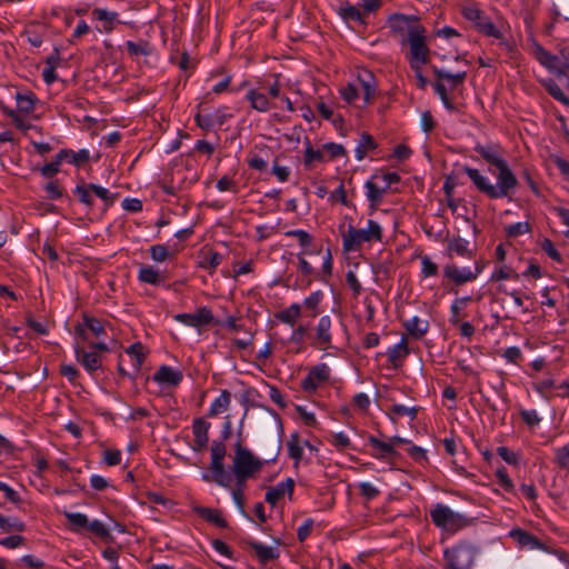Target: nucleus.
Wrapping results in <instances>:
<instances>
[{"label": "nucleus", "mask_w": 569, "mask_h": 569, "mask_svg": "<svg viewBox=\"0 0 569 569\" xmlns=\"http://www.w3.org/2000/svg\"><path fill=\"white\" fill-rule=\"evenodd\" d=\"M485 263L482 261L475 262V269L462 268L459 269L455 263H448L443 267V277L451 281L455 286H462L467 282L473 281L482 272Z\"/></svg>", "instance_id": "1a4fd4ad"}, {"label": "nucleus", "mask_w": 569, "mask_h": 569, "mask_svg": "<svg viewBox=\"0 0 569 569\" xmlns=\"http://www.w3.org/2000/svg\"><path fill=\"white\" fill-rule=\"evenodd\" d=\"M377 148V143L371 134L363 132L360 137L359 143L356 148V158L361 161L367 153Z\"/></svg>", "instance_id": "72a5a7b5"}, {"label": "nucleus", "mask_w": 569, "mask_h": 569, "mask_svg": "<svg viewBox=\"0 0 569 569\" xmlns=\"http://www.w3.org/2000/svg\"><path fill=\"white\" fill-rule=\"evenodd\" d=\"M64 517L67 518L68 522L71 525L73 531H81L83 529H87L89 525V520L86 515L80 512H68L64 511Z\"/></svg>", "instance_id": "58836bf2"}, {"label": "nucleus", "mask_w": 569, "mask_h": 569, "mask_svg": "<svg viewBox=\"0 0 569 569\" xmlns=\"http://www.w3.org/2000/svg\"><path fill=\"white\" fill-rule=\"evenodd\" d=\"M448 569H471L475 562V550L468 543H459L443 551Z\"/></svg>", "instance_id": "6e6552de"}, {"label": "nucleus", "mask_w": 569, "mask_h": 569, "mask_svg": "<svg viewBox=\"0 0 569 569\" xmlns=\"http://www.w3.org/2000/svg\"><path fill=\"white\" fill-rule=\"evenodd\" d=\"M363 96V106H368L377 91V83L373 73L369 70H362L357 77Z\"/></svg>", "instance_id": "412c9836"}, {"label": "nucleus", "mask_w": 569, "mask_h": 569, "mask_svg": "<svg viewBox=\"0 0 569 569\" xmlns=\"http://www.w3.org/2000/svg\"><path fill=\"white\" fill-rule=\"evenodd\" d=\"M126 47L131 56H148L150 53L149 43L147 41H127Z\"/></svg>", "instance_id": "8fccbe9b"}, {"label": "nucleus", "mask_w": 569, "mask_h": 569, "mask_svg": "<svg viewBox=\"0 0 569 569\" xmlns=\"http://www.w3.org/2000/svg\"><path fill=\"white\" fill-rule=\"evenodd\" d=\"M530 231H531V228L528 222H517V223L510 224L506 228L507 236L511 237V238L528 233Z\"/></svg>", "instance_id": "680f3d73"}, {"label": "nucleus", "mask_w": 569, "mask_h": 569, "mask_svg": "<svg viewBox=\"0 0 569 569\" xmlns=\"http://www.w3.org/2000/svg\"><path fill=\"white\" fill-rule=\"evenodd\" d=\"M535 57L536 59L547 69L558 74L560 58L551 54L543 47L535 44Z\"/></svg>", "instance_id": "a878e982"}, {"label": "nucleus", "mask_w": 569, "mask_h": 569, "mask_svg": "<svg viewBox=\"0 0 569 569\" xmlns=\"http://www.w3.org/2000/svg\"><path fill=\"white\" fill-rule=\"evenodd\" d=\"M330 378V368L327 363H318L311 367L306 378L301 381V388L306 392H315L320 383L328 381Z\"/></svg>", "instance_id": "f8f14e48"}, {"label": "nucleus", "mask_w": 569, "mask_h": 569, "mask_svg": "<svg viewBox=\"0 0 569 569\" xmlns=\"http://www.w3.org/2000/svg\"><path fill=\"white\" fill-rule=\"evenodd\" d=\"M246 99L250 102L251 108L259 112H267L271 108L267 96L257 89H250L246 94Z\"/></svg>", "instance_id": "c756f323"}, {"label": "nucleus", "mask_w": 569, "mask_h": 569, "mask_svg": "<svg viewBox=\"0 0 569 569\" xmlns=\"http://www.w3.org/2000/svg\"><path fill=\"white\" fill-rule=\"evenodd\" d=\"M149 251L152 260L157 262H163L169 257L168 248L164 244H153L150 247Z\"/></svg>", "instance_id": "0e129e2a"}, {"label": "nucleus", "mask_w": 569, "mask_h": 569, "mask_svg": "<svg viewBox=\"0 0 569 569\" xmlns=\"http://www.w3.org/2000/svg\"><path fill=\"white\" fill-rule=\"evenodd\" d=\"M222 254L217 251L209 250L203 254L202 260L200 261V267L212 272L222 262Z\"/></svg>", "instance_id": "a19ab883"}, {"label": "nucleus", "mask_w": 569, "mask_h": 569, "mask_svg": "<svg viewBox=\"0 0 569 569\" xmlns=\"http://www.w3.org/2000/svg\"><path fill=\"white\" fill-rule=\"evenodd\" d=\"M153 380L159 383H167L170 386H178L182 380V373L172 369L169 366H160L153 375Z\"/></svg>", "instance_id": "393cba45"}, {"label": "nucleus", "mask_w": 569, "mask_h": 569, "mask_svg": "<svg viewBox=\"0 0 569 569\" xmlns=\"http://www.w3.org/2000/svg\"><path fill=\"white\" fill-rule=\"evenodd\" d=\"M263 466V461L254 457L253 453L242 446L239 437L234 445V457L232 460V472L236 478L237 486H244L246 481L259 472Z\"/></svg>", "instance_id": "f257e3e1"}, {"label": "nucleus", "mask_w": 569, "mask_h": 569, "mask_svg": "<svg viewBox=\"0 0 569 569\" xmlns=\"http://www.w3.org/2000/svg\"><path fill=\"white\" fill-rule=\"evenodd\" d=\"M66 152H59L54 160L50 163H46L43 167H41L40 172L44 178H52L59 172V167L61 162L63 161V156Z\"/></svg>", "instance_id": "c03bdc74"}, {"label": "nucleus", "mask_w": 569, "mask_h": 569, "mask_svg": "<svg viewBox=\"0 0 569 569\" xmlns=\"http://www.w3.org/2000/svg\"><path fill=\"white\" fill-rule=\"evenodd\" d=\"M430 518L436 527L448 532H457L471 523V520L467 516L455 512L442 503L435 506L430 511Z\"/></svg>", "instance_id": "20e7f679"}, {"label": "nucleus", "mask_w": 569, "mask_h": 569, "mask_svg": "<svg viewBox=\"0 0 569 569\" xmlns=\"http://www.w3.org/2000/svg\"><path fill=\"white\" fill-rule=\"evenodd\" d=\"M496 477L498 478L499 485L503 490H506L507 492H511L513 490L515 486L512 483V480L509 478L505 467L497 469Z\"/></svg>", "instance_id": "69168bd1"}, {"label": "nucleus", "mask_w": 569, "mask_h": 569, "mask_svg": "<svg viewBox=\"0 0 569 569\" xmlns=\"http://www.w3.org/2000/svg\"><path fill=\"white\" fill-rule=\"evenodd\" d=\"M89 184H79L74 189V193L79 197L80 202L88 207L93 206V198L90 193Z\"/></svg>", "instance_id": "bf43d9fd"}, {"label": "nucleus", "mask_w": 569, "mask_h": 569, "mask_svg": "<svg viewBox=\"0 0 569 569\" xmlns=\"http://www.w3.org/2000/svg\"><path fill=\"white\" fill-rule=\"evenodd\" d=\"M558 57L560 58L558 76H563L569 71V48H562Z\"/></svg>", "instance_id": "774afa93"}, {"label": "nucleus", "mask_w": 569, "mask_h": 569, "mask_svg": "<svg viewBox=\"0 0 569 569\" xmlns=\"http://www.w3.org/2000/svg\"><path fill=\"white\" fill-rule=\"evenodd\" d=\"M210 471L212 476L203 475L202 479L206 481L212 480L217 485L230 488L232 482L231 473L226 469L224 463H210Z\"/></svg>", "instance_id": "5701e85b"}, {"label": "nucleus", "mask_w": 569, "mask_h": 569, "mask_svg": "<svg viewBox=\"0 0 569 569\" xmlns=\"http://www.w3.org/2000/svg\"><path fill=\"white\" fill-rule=\"evenodd\" d=\"M74 356L89 375H93L102 367V357L96 351L86 350L83 347L76 345Z\"/></svg>", "instance_id": "4468645a"}, {"label": "nucleus", "mask_w": 569, "mask_h": 569, "mask_svg": "<svg viewBox=\"0 0 569 569\" xmlns=\"http://www.w3.org/2000/svg\"><path fill=\"white\" fill-rule=\"evenodd\" d=\"M226 446L223 441H213L211 445V462L210 463H224Z\"/></svg>", "instance_id": "3c124183"}, {"label": "nucleus", "mask_w": 569, "mask_h": 569, "mask_svg": "<svg viewBox=\"0 0 569 569\" xmlns=\"http://www.w3.org/2000/svg\"><path fill=\"white\" fill-rule=\"evenodd\" d=\"M447 256L453 258L455 256L471 259L476 254V248H471L468 240L460 236L447 237Z\"/></svg>", "instance_id": "2eb2a0df"}, {"label": "nucleus", "mask_w": 569, "mask_h": 569, "mask_svg": "<svg viewBox=\"0 0 569 569\" xmlns=\"http://www.w3.org/2000/svg\"><path fill=\"white\" fill-rule=\"evenodd\" d=\"M555 462L560 469L569 471V447L562 446L555 451Z\"/></svg>", "instance_id": "603ef678"}, {"label": "nucleus", "mask_w": 569, "mask_h": 569, "mask_svg": "<svg viewBox=\"0 0 569 569\" xmlns=\"http://www.w3.org/2000/svg\"><path fill=\"white\" fill-rule=\"evenodd\" d=\"M231 401V395L228 390H222L220 396L213 400L209 409V416L213 417L226 411Z\"/></svg>", "instance_id": "c9c22d12"}, {"label": "nucleus", "mask_w": 569, "mask_h": 569, "mask_svg": "<svg viewBox=\"0 0 569 569\" xmlns=\"http://www.w3.org/2000/svg\"><path fill=\"white\" fill-rule=\"evenodd\" d=\"M295 489V480L292 478H287L284 481L277 483L274 487H271L266 492V501L272 507L278 503V501L288 493L289 498H292Z\"/></svg>", "instance_id": "a211bd4d"}, {"label": "nucleus", "mask_w": 569, "mask_h": 569, "mask_svg": "<svg viewBox=\"0 0 569 569\" xmlns=\"http://www.w3.org/2000/svg\"><path fill=\"white\" fill-rule=\"evenodd\" d=\"M313 161H325V153L321 150L313 149L311 143L308 142L307 148L305 150L303 163L306 167H310Z\"/></svg>", "instance_id": "de8ad7c7"}, {"label": "nucleus", "mask_w": 569, "mask_h": 569, "mask_svg": "<svg viewBox=\"0 0 569 569\" xmlns=\"http://www.w3.org/2000/svg\"><path fill=\"white\" fill-rule=\"evenodd\" d=\"M460 12L479 32L496 39L501 38V32L496 28L490 18L475 3L465 4Z\"/></svg>", "instance_id": "0eeeda50"}, {"label": "nucleus", "mask_w": 569, "mask_h": 569, "mask_svg": "<svg viewBox=\"0 0 569 569\" xmlns=\"http://www.w3.org/2000/svg\"><path fill=\"white\" fill-rule=\"evenodd\" d=\"M173 318L178 322L194 328L209 325L214 320L212 311L208 307L197 309L196 313H177Z\"/></svg>", "instance_id": "ddd939ff"}, {"label": "nucleus", "mask_w": 569, "mask_h": 569, "mask_svg": "<svg viewBox=\"0 0 569 569\" xmlns=\"http://www.w3.org/2000/svg\"><path fill=\"white\" fill-rule=\"evenodd\" d=\"M202 104H203V102H200L198 104L199 111L194 116V121L199 128L208 131V130L212 129L214 126H217L216 124L217 120L213 114H202L200 112Z\"/></svg>", "instance_id": "a18cd8bd"}, {"label": "nucleus", "mask_w": 569, "mask_h": 569, "mask_svg": "<svg viewBox=\"0 0 569 569\" xmlns=\"http://www.w3.org/2000/svg\"><path fill=\"white\" fill-rule=\"evenodd\" d=\"M473 150L489 164L496 167L499 171L498 174H501V179L505 181L508 178H512L513 180H518L515 173L511 171L508 162L502 157L501 148L498 144L488 143L480 144L477 143Z\"/></svg>", "instance_id": "423d86ee"}, {"label": "nucleus", "mask_w": 569, "mask_h": 569, "mask_svg": "<svg viewBox=\"0 0 569 569\" xmlns=\"http://www.w3.org/2000/svg\"><path fill=\"white\" fill-rule=\"evenodd\" d=\"M408 456L417 463L425 465L428 462L426 450L416 445H411L408 448Z\"/></svg>", "instance_id": "052dcab7"}, {"label": "nucleus", "mask_w": 569, "mask_h": 569, "mask_svg": "<svg viewBox=\"0 0 569 569\" xmlns=\"http://www.w3.org/2000/svg\"><path fill=\"white\" fill-rule=\"evenodd\" d=\"M368 443L372 448L370 455L378 460L392 461L399 456V452L392 448V443L381 441L372 435L368 437Z\"/></svg>", "instance_id": "dca6fc26"}, {"label": "nucleus", "mask_w": 569, "mask_h": 569, "mask_svg": "<svg viewBox=\"0 0 569 569\" xmlns=\"http://www.w3.org/2000/svg\"><path fill=\"white\" fill-rule=\"evenodd\" d=\"M86 329L90 330L96 337H100L106 333L103 323L99 319L88 316L87 313L82 316V323L74 328L76 336L80 337L84 341L88 340Z\"/></svg>", "instance_id": "f3484780"}, {"label": "nucleus", "mask_w": 569, "mask_h": 569, "mask_svg": "<svg viewBox=\"0 0 569 569\" xmlns=\"http://www.w3.org/2000/svg\"><path fill=\"white\" fill-rule=\"evenodd\" d=\"M138 279L140 282L160 286L164 283L166 277L161 274L157 269L151 266L142 264L138 272Z\"/></svg>", "instance_id": "c85d7f7f"}, {"label": "nucleus", "mask_w": 569, "mask_h": 569, "mask_svg": "<svg viewBox=\"0 0 569 569\" xmlns=\"http://www.w3.org/2000/svg\"><path fill=\"white\" fill-rule=\"evenodd\" d=\"M300 316H301V306L299 303H292L288 308L277 312L274 317H276V319H278L279 321H281L286 325L295 326V323L300 318Z\"/></svg>", "instance_id": "2f4dec72"}, {"label": "nucleus", "mask_w": 569, "mask_h": 569, "mask_svg": "<svg viewBox=\"0 0 569 569\" xmlns=\"http://www.w3.org/2000/svg\"><path fill=\"white\" fill-rule=\"evenodd\" d=\"M288 455L291 459L295 460V466L297 467L302 459L303 449L300 442V436L297 432L290 435V438L287 442Z\"/></svg>", "instance_id": "f704fd0d"}, {"label": "nucleus", "mask_w": 569, "mask_h": 569, "mask_svg": "<svg viewBox=\"0 0 569 569\" xmlns=\"http://www.w3.org/2000/svg\"><path fill=\"white\" fill-rule=\"evenodd\" d=\"M0 528L4 532L18 531L22 532L26 529V525L14 517H4L0 515Z\"/></svg>", "instance_id": "79ce46f5"}, {"label": "nucleus", "mask_w": 569, "mask_h": 569, "mask_svg": "<svg viewBox=\"0 0 569 569\" xmlns=\"http://www.w3.org/2000/svg\"><path fill=\"white\" fill-rule=\"evenodd\" d=\"M37 97L33 92L21 93L17 92L16 101H17V112H22L26 114L31 113L34 110V104L37 102Z\"/></svg>", "instance_id": "473e14b6"}, {"label": "nucleus", "mask_w": 569, "mask_h": 569, "mask_svg": "<svg viewBox=\"0 0 569 569\" xmlns=\"http://www.w3.org/2000/svg\"><path fill=\"white\" fill-rule=\"evenodd\" d=\"M383 233L380 224L375 220H368L367 229H357L349 226L347 232L342 236L343 250L357 251L361 248L363 242H380Z\"/></svg>", "instance_id": "7ed1b4c3"}, {"label": "nucleus", "mask_w": 569, "mask_h": 569, "mask_svg": "<svg viewBox=\"0 0 569 569\" xmlns=\"http://www.w3.org/2000/svg\"><path fill=\"white\" fill-rule=\"evenodd\" d=\"M322 298H323V293L320 290H318V291L312 292L310 296H308L303 300V306L307 309L312 311L311 316L315 317L318 313V307H319Z\"/></svg>", "instance_id": "5fc2aeb1"}, {"label": "nucleus", "mask_w": 569, "mask_h": 569, "mask_svg": "<svg viewBox=\"0 0 569 569\" xmlns=\"http://www.w3.org/2000/svg\"><path fill=\"white\" fill-rule=\"evenodd\" d=\"M509 536L520 546L528 547L529 549L547 550L543 542H541L536 536L529 533L521 528H513Z\"/></svg>", "instance_id": "4be33fe9"}, {"label": "nucleus", "mask_w": 569, "mask_h": 569, "mask_svg": "<svg viewBox=\"0 0 569 569\" xmlns=\"http://www.w3.org/2000/svg\"><path fill=\"white\" fill-rule=\"evenodd\" d=\"M438 274V266L429 256L421 257V276L423 278L435 277Z\"/></svg>", "instance_id": "6e6d98bb"}, {"label": "nucleus", "mask_w": 569, "mask_h": 569, "mask_svg": "<svg viewBox=\"0 0 569 569\" xmlns=\"http://www.w3.org/2000/svg\"><path fill=\"white\" fill-rule=\"evenodd\" d=\"M92 14L100 21H104V30L110 32L112 30L113 22L118 19V13L113 11H108L106 9L96 8L92 11Z\"/></svg>", "instance_id": "37998d69"}, {"label": "nucleus", "mask_w": 569, "mask_h": 569, "mask_svg": "<svg viewBox=\"0 0 569 569\" xmlns=\"http://www.w3.org/2000/svg\"><path fill=\"white\" fill-rule=\"evenodd\" d=\"M44 190L47 192V197L51 200L59 199L63 196V190L58 180L49 181L44 186Z\"/></svg>", "instance_id": "338daca9"}, {"label": "nucleus", "mask_w": 569, "mask_h": 569, "mask_svg": "<svg viewBox=\"0 0 569 569\" xmlns=\"http://www.w3.org/2000/svg\"><path fill=\"white\" fill-rule=\"evenodd\" d=\"M340 16L345 20H353V21H359L361 23H365V21L362 19V14L359 11V9L349 3L346 7L340 9Z\"/></svg>", "instance_id": "13d9d810"}, {"label": "nucleus", "mask_w": 569, "mask_h": 569, "mask_svg": "<svg viewBox=\"0 0 569 569\" xmlns=\"http://www.w3.org/2000/svg\"><path fill=\"white\" fill-rule=\"evenodd\" d=\"M246 543L254 550L256 557L259 562L262 565L268 563L271 560H274L279 557V552L276 548L266 546L261 542L254 540H246Z\"/></svg>", "instance_id": "b1692460"}, {"label": "nucleus", "mask_w": 569, "mask_h": 569, "mask_svg": "<svg viewBox=\"0 0 569 569\" xmlns=\"http://www.w3.org/2000/svg\"><path fill=\"white\" fill-rule=\"evenodd\" d=\"M546 91L557 101L565 106H569V98L565 94L560 86L553 80L548 79L542 82Z\"/></svg>", "instance_id": "e433bc0d"}, {"label": "nucleus", "mask_w": 569, "mask_h": 569, "mask_svg": "<svg viewBox=\"0 0 569 569\" xmlns=\"http://www.w3.org/2000/svg\"><path fill=\"white\" fill-rule=\"evenodd\" d=\"M463 171L470 178L476 188L490 199H499L509 197V194L518 186V180L508 178V180L501 179V174L497 176V184L490 183L489 179L480 173L478 169L465 167Z\"/></svg>", "instance_id": "f03ea898"}, {"label": "nucleus", "mask_w": 569, "mask_h": 569, "mask_svg": "<svg viewBox=\"0 0 569 569\" xmlns=\"http://www.w3.org/2000/svg\"><path fill=\"white\" fill-rule=\"evenodd\" d=\"M403 326L408 333L415 339H421L428 331L429 323L427 320H422L419 317H413L403 322Z\"/></svg>", "instance_id": "7c9ffc66"}, {"label": "nucleus", "mask_w": 569, "mask_h": 569, "mask_svg": "<svg viewBox=\"0 0 569 569\" xmlns=\"http://www.w3.org/2000/svg\"><path fill=\"white\" fill-rule=\"evenodd\" d=\"M520 278L519 273L508 266H502L493 271L491 274L490 280L491 281H500V280H507V279H515L518 280Z\"/></svg>", "instance_id": "49530a36"}, {"label": "nucleus", "mask_w": 569, "mask_h": 569, "mask_svg": "<svg viewBox=\"0 0 569 569\" xmlns=\"http://www.w3.org/2000/svg\"><path fill=\"white\" fill-rule=\"evenodd\" d=\"M340 94L347 103H353L359 96V89L353 83H348L346 87L340 89Z\"/></svg>", "instance_id": "e2e57ef3"}, {"label": "nucleus", "mask_w": 569, "mask_h": 569, "mask_svg": "<svg viewBox=\"0 0 569 569\" xmlns=\"http://www.w3.org/2000/svg\"><path fill=\"white\" fill-rule=\"evenodd\" d=\"M406 42L410 46L409 63L412 70L421 69L429 62L430 50L426 43V29L423 26H417L410 30V37Z\"/></svg>", "instance_id": "39448f33"}, {"label": "nucleus", "mask_w": 569, "mask_h": 569, "mask_svg": "<svg viewBox=\"0 0 569 569\" xmlns=\"http://www.w3.org/2000/svg\"><path fill=\"white\" fill-rule=\"evenodd\" d=\"M388 23L392 33L399 38L402 44L406 43L407 38L410 37V30L417 26H421L418 17L406 16L403 13H393L389 17Z\"/></svg>", "instance_id": "9b49d317"}, {"label": "nucleus", "mask_w": 569, "mask_h": 569, "mask_svg": "<svg viewBox=\"0 0 569 569\" xmlns=\"http://www.w3.org/2000/svg\"><path fill=\"white\" fill-rule=\"evenodd\" d=\"M193 511L206 521L213 523L219 528H227L228 526L227 520L222 517V512L219 509L194 507Z\"/></svg>", "instance_id": "bb28decb"}, {"label": "nucleus", "mask_w": 569, "mask_h": 569, "mask_svg": "<svg viewBox=\"0 0 569 569\" xmlns=\"http://www.w3.org/2000/svg\"><path fill=\"white\" fill-rule=\"evenodd\" d=\"M209 429L210 423L203 420L202 418H197L192 425V431L194 436L192 449L194 451H202L209 441Z\"/></svg>", "instance_id": "6ab92c4d"}, {"label": "nucleus", "mask_w": 569, "mask_h": 569, "mask_svg": "<svg viewBox=\"0 0 569 569\" xmlns=\"http://www.w3.org/2000/svg\"><path fill=\"white\" fill-rule=\"evenodd\" d=\"M409 355V349L407 346V339L405 337L401 338L400 342L395 345L388 351L389 361L392 368L398 369L402 366L403 360Z\"/></svg>", "instance_id": "cd10ccee"}, {"label": "nucleus", "mask_w": 569, "mask_h": 569, "mask_svg": "<svg viewBox=\"0 0 569 569\" xmlns=\"http://www.w3.org/2000/svg\"><path fill=\"white\" fill-rule=\"evenodd\" d=\"M332 328L331 317L322 316L315 328V335L308 336L311 339V345L319 350L332 348Z\"/></svg>", "instance_id": "9d476101"}, {"label": "nucleus", "mask_w": 569, "mask_h": 569, "mask_svg": "<svg viewBox=\"0 0 569 569\" xmlns=\"http://www.w3.org/2000/svg\"><path fill=\"white\" fill-rule=\"evenodd\" d=\"M378 176H373L365 183L366 196L369 201V207L371 212L376 211L378 206L382 202L383 196L387 192L386 187L379 186L375 180L378 179Z\"/></svg>", "instance_id": "aec40b11"}, {"label": "nucleus", "mask_w": 569, "mask_h": 569, "mask_svg": "<svg viewBox=\"0 0 569 569\" xmlns=\"http://www.w3.org/2000/svg\"><path fill=\"white\" fill-rule=\"evenodd\" d=\"M389 411L398 417L408 416L411 421L417 419L419 409L417 407H406L403 405H392Z\"/></svg>", "instance_id": "09e8293b"}, {"label": "nucleus", "mask_w": 569, "mask_h": 569, "mask_svg": "<svg viewBox=\"0 0 569 569\" xmlns=\"http://www.w3.org/2000/svg\"><path fill=\"white\" fill-rule=\"evenodd\" d=\"M60 152H66L63 156V160H68L70 163L80 167L86 163L90 159L89 151L87 149H81L77 152L70 149H62Z\"/></svg>", "instance_id": "4c0bfd02"}, {"label": "nucleus", "mask_w": 569, "mask_h": 569, "mask_svg": "<svg viewBox=\"0 0 569 569\" xmlns=\"http://www.w3.org/2000/svg\"><path fill=\"white\" fill-rule=\"evenodd\" d=\"M143 349H144L143 345L140 341H137V342L132 343L131 346H129V348H127V350H126V352L134 359L133 366L137 371L140 370L142 363L146 359Z\"/></svg>", "instance_id": "ea45409f"}, {"label": "nucleus", "mask_w": 569, "mask_h": 569, "mask_svg": "<svg viewBox=\"0 0 569 569\" xmlns=\"http://www.w3.org/2000/svg\"><path fill=\"white\" fill-rule=\"evenodd\" d=\"M329 441L339 451L352 448L349 437L343 432L332 433Z\"/></svg>", "instance_id": "864d4df0"}, {"label": "nucleus", "mask_w": 569, "mask_h": 569, "mask_svg": "<svg viewBox=\"0 0 569 569\" xmlns=\"http://www.w3.org/2000/svg\"><path fill=\"white\" fill-rule=\"evenodd\" d=\"M286 237H295L298 239L302 248H308L312 243V237L302 229L289 230L284 233Z\"/></svg>", "instance_id": "4d7b16f0"}]
</instances>
